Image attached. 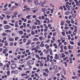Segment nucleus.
Listing matches in <instances>:
<instances>
[{
	"label": "nucleus",
	"mask_w": 80,
	"mask_h": 80,
	"mask_svg": "<svg viewBox=\"0 0 80 80\" xmlns=\"http://www.w3.org/2000/svg\"><path fill=\"white\" fill-rule=\"evenodd\" d=\"M53 68L54 70H56L57 68V66L55 65L54 66V67Z\"/></svg>",
	"instance_id": "obj_24"
},
{
	"label": "nucleus",
	"mask_w": 80,
	"mask_h": 80,
	"mask_svg": "<svg viewBox=\"0 0 80 80\" xmlns=\"http://www.w3.org/2000/svg\"><path fill=\"white\" fill-rule=\"evenodd\" d=\"M36 49H37V47L36 48H32V50L33 51V50H36Z\"/></svg>",
	"instance_id": "obj_40"
},
{
	"label": "nucleus",
	"mask_w": 80,
	"mask_h": 80,
	"mask_svg": "<svg viewBox=\"0 0 80 80\" xmlns=\"http://www.w3.org/2000/svg\"><path fill=\"white\" fill-rule=\"evenodd\" d=\"M36 22H37L38 23H40V21H39V20H36Z\"/></svg>",
	"instance_id": "obj_63"
},
{
	"label": "nucleus",
	"mask_w": 80,
	"mask_h": 80,
	"mask_svg": "<svg viewBox=\"0 0 80 80\" xmlns=\"http://www.w3.org/2000/svg\"><path fill=\"white\" fill-rule=\"evenodd\" d=\"M61 55L59 54L58 56V60H61Z\"/></svg>",
	"instance_id": "obj_13"
},
{
	"label": "nucleus",
	"mask_w": 80,
	"mask_h": 80,
	"mask_svg": "<svg viewBox=\"0 0 80 80\" xmlns=\"http://www.w3.org/2000/svg\"><path fill=\"white\" fill-rule=\"evenodd\" d=\"M14 10V9H13V8L12 7L10 9V11H13Z\"/></svg>",
	"instance_id": "obj_32"
},
{
	"label": "nucleus",
	"mask_w": 80,
	"mask_h": 80,
	"mask_svg": "<svg viewBox=\"0 0 80 80\" xmlns=\"http://www.w3.org/2000/svg\"><path fill=\"white\" fill-rule=\"evenodd\" d=\"M64 64L66 66H67V62H63Z\"/></svg>",
	"instance_id": "obj_46"
},
{
	"label": "nucleus",
	"mask_w": 80,
	"mask_h": 80,
	"mask_svg": "<svg viewBox=\"0 0 80 80\" xmlns=\"http://www.w3.org/2000/svg\"><path fill=\"white\" fill-rule=\"evenodd\" d=\"M11 73H13L14 74H17L18 73V70H15V71H12Z\"/></svg>",
	"instance_id": "obj_4"
},
{
	"label": "nucleus",
	"mask_w": 80,
	"mask_h": 80,
	"mask_svg": "<svg viewBox=\"0 0 80 80\" xmlns=\"http://www.w3.org/2000/svg\"><path fill=\"white\" fill-rule=\"evenodd\" d=\"M16 66H17V65L16 64H12L11 65V68L12 69H14V68H15L16 67Z\"/></svg>",
	"instance_id": "obj_3"
},
{
	"label": "nucleus",
	"mask_w": 80,
	"mask_h": 80,
	"mask_svg": "<svg viewBox=\"0 0 80 80\" xmlns=\"http://www.w3.org/2000/svg\"><path fill=\"white\" fill-rule=\"evenodd\" d=\"M3 23L4 24H7V22L6 21H3Z\"/></svg>",
	"instance_id": "obj_48"
},
{
	"label": "nucleus",
	"mask_w": 80,
	"mask_h": 80,
	"mask_svg": "<svg viewBox=\"0 0 80 80\" xmlns=\"http://www.w3.org/2000/svg\"><path fill=\"white\" fill-rule=\"evenodd\" d=\"M45 71L46 72H47V73H49V72H48V69L47 68L46 69Z\"/></svg>",
	"instance_id": "obj_36"
},
{
	"label": "nucleus",
	"mask_w": 80,
	"mask_h": 80,
	"mask_svg": "<svg viewBox=\"0 0 80 80\" xmlns=\"http://www.w3.org/2000/svg\"><path fill=\"white\" fill-rule=\"evenodd\" d=\"M77 78V76H75V77H72V79H73L74 80H75V79H76V78Z\"/></svg>",
	"instance_id": "obj_26"
},
{
	"label": "nucleus",
	"mask_w": 80,
	"mask_h": 80,
	"mask_svg": "<svg viewBox=\"0 0 80 80\" xmlns=\"http://www.w3.org/2000/svg\"><path fill=\"white\" fill-rule=\"evenodd\" d=\"M55 59H56V60H58V54H55V57H54Z\"/></svg>",
	"instance_id": "obj_16"
},
{
	"label": "nucleus",
	"mask_w": 80,
	"mask_h": 80,
	"mask_svg": "<svg viewBox=\"0 0 80 80\" xmlns=\"http://www.w3.org/2000/svg\"><path fill=\"white\" fill-rule=\"evenodd\" d=\"M32 2V0H28V3H31Z\"/></svg>",
	"instance_id": "obj_37"
},
{
	"label": "nucleus",
	"mask_w": 80,
	"mask_h": 80,
	"mask_svg": "<svg viewBox=\"0 0 80 80\" xmlns=\"http://www.w3.org/2000/svg\"><path fill=\"white\" fill-rule=\"evenodd\" d=\"M13 45V42H11L10 43V46H12Z\"/></svg>",
	"instance_id": "obj_51"
},
{
	"label": "nucleus",
	"mask_w": 80,
	"mask_h": 80,
	"mask_svg": "<svg viewBox=\"0 0 80 80\" xmlns=\"http://www.w3.org/2000/svg\"><path fill=\"white\" fill-rule=\"evenodd\" d=\"M18 70H22V68L21 67H19L18 68Z\"/></svg>",
	"instance_id": "obj_55"
},
{
	"label": "nucleus",
	"mask_w": 80,
	"mask_h": 80,
	"mask_svg": "<svg viewBox=\"0 0 80 80\" xmlns=\"http://www.w3.org/2000/svg\"><path fill=\"white\" fill-rule=\"evenodd\" d=\"M31 34L32 35H35V32L34 31H32L31 32Z\"/></svg>",
	"instance_id": "obj_38"
},
{
	"label": "nucleus",
	"mask_w": 80,
	"mask_h": 80,
	"mask_svg": "<svg viewBox=\"0 0 80 80\" xmlns=\"http://www.w3.org/2000/svg\"><path fill=\"white\" fill-rule=\"evenodd\" d=\"M48 74H47L46 72H44L43 73V75H44V76H46V77H48Z\"/></svg>",
	"instance_id": "obj_18"
},
{
	"label": "nucleus",
	"mask_w": 80,
	"mask_h": 80,
	"mask_svg": "<svg viewBox=\"0 0 80 80\" xmlns=\"http://www.w3.org/2000/svg\"><path fill=\"white\" fill-rule=\"evenodd\" d=\"M34 3H35V4H36V5H38V0L35 1L34 2Z\"/></svg>",
	"instance_id": "obj_19"
},
{
	"label": "nucleus",
	"mask_w": 80,
	"mask_h": 80,
	"mask_svg": "<svg viewBox=\"0 0 80 80\" xmlns=\"http://www.w3.org/2000/svg\"><path fill=\"white\" fill-rule=\"evenodd\" d=\"M40 43V42L39 41H38L36 42V45H39Z\"/></svg>",
	"instance_id": "obj_33"
},
{
	"label": "nucleus",
	"mask_w": 80,
	"mask_h": 80,
	"mask_svg": "<svg viewBox=\"0 0 80 80\" xmlns=\"http://www.w3.org/2000/svg\"><path fill=\"white\" fill-rule=\"evenodd\" d=\"M53 46L55 47V48H58V46L57 45V44L56 43H54L53 44Z\"/></svg>",
	"instance_id": "obj_12"
},
{
	"label": "nucleus",
	"mask_w": 80,
	"mask_h": 80,
	"mask_svg": "<svg viewBox=\"0 0 80 80\" xmlns=\"http://www.w3.org/2000/svg\"><path fill=\"white\" fill-rule=\"evenodd\" d=\"M59 10H62L63 9V7L62 6L60 7L59 8Z\"/></svg>",
	"instance_id": "obj_57"
},
{
	"label": "nucleus",
	"mask_w": 80,
	"mask_h": 80,
	"mask_svg": "<svg viewBox=\"0 0 80 80\" xmlns=\"http://www.w3.org/2000/svg\"><path fill=\"white\" fill-rule=\"evenodd\" d=\"M14 18H15V16L12 15V19H14Z\"/></svg>",
	"instance_id": "obj_61"
},
{
	"label": "nucleus",
	"mask_w": 80,
	"mask_h": 80,
	"mask_svg": "<svg viewBox=\"0 0 80 80\" xmlns=\"http://www.w3.org/2000/svg\"><path fill=\"white\" fill-rule=\"evenodd\" d=\"M25 60L24 59H20L19 61V63H20L22 64V63H24V62H25Z\"/></svg>",
	"instance_id": "obj_2"
},
{
	"label": "nucleus",
	"mask_w": 80,
	"mask_h": 80,
	"mask_svg": "<svg viewBox=\"0 0 80 80\" xmlns=\"http://www.w3.org/2000/svg\"><path fill=\"white\" fill-rule=\"evenodd\" d=\"M61 49H63V46L62 45L60 47Z\"/></svg>",
	"instance_id": "obj_50"
},
{
	"label": "nucleus",
	"mask_w": 80,
	"mask_h": 80,
	"mask_svg": "<svg viewBox=\"0 0 80 80\" xmlns=\"http://www.w3.org/2000/svg\"><path fill=\"white\" fill-rule=\"evenodd\" d=\"M19 33L20 35H22L23 33V32L22 31H19Z\"/></svg>",
	"instance_id": "obj_21"
},
{
	"label": "nucleus",
	"mask_w": 80,
	"mask_h": 80,
	"mask_svg": "<svg viewBox=\"0 0 80 80\" xmlns=\"http://www.w3.org/2000/svg\"><path fill=\"white\" fill-rule=\"evenodd\" d=\"M2 36H6L7 35V34H6V33H4L2 34Z\"/></svg>",
	"instance_id": "obj_42"
},
{
	"label": "nucleus",
	"mask_w": 80,
	"mask_h": 80,
	"mask_svg": "<svg viewBox=\"0 0 80 80\" xmlns=\"http://www.w3.org/2000/svg\"><path fill=\"white\" fill-rule=\"evenodd\" d=\"M64 23H65L64 21H62L61 22V25H63L64 24Z\"/></svg>",
	"instance_id": "obj_30"
},
{
	"label": "nucleus",
	"mask_w": 80,
	"mask_h": 80,
	"mask_svg": "<svg viewBox=\"0 0 80 80\" xmlns=\"http://www.w3.org/2000/svg\"><path fill=\"white\" fill-rule=\"evenodd\" d=\"M11 7H12V4L10 3L9 4L8 6V7H9V8H10Z\"/></svg>",
	"instance_id": "obj_39"
},
{
	"label": "nucleus",
	"mask_w": 80,
	"mask_h": 80,
	"mask_svg": "<svg viewBox=\"0 0 80 80\" xmlns=\"http://www.w3.org/2000/svg\"><path fill=\"white\" fill-rule=\"evenodd\" d=\"M37 28L36 27V26H32V30H34L35 29H36Z\"/></svg>",
	"instance_id": "obj_20"
},
{
	"label": "nucleus",
	"mask_w": 80,
	"mask_h": 80,
	"mask_svg": "<svg viewBox=\"0 0 80 80\" xmlns=\"http://www.w3.org/2000/svg\"><path fill=\"white\" fill-rule=\"evenodd\" d=\"M40 2H41V3H40V5H42V3L43 4V5H44V4H45V3H47V1H44V2L43 3H42L41 1H40Z\"/></svg>",
	"instance_id": "obj_25"
},
{
	"label": "nucleus",
	"mask_w": 80,
	"mask_h": 80,
	"mask_svg": "<svg viewBox=\"0 0 80 80\" xmlns=\"http://www.w3.org/2000/svg\"><path fill=\"white\" fill-rule=\"evenodd\" d=\"M64 29H65V30H68V29H69V27H64Z\"/></svg>",
	"instance_id": "obj_31"
},
{
	"label": "nucleus",
	"mask_w": 80,
	"mask_h": 80,
	"mask_svg": "<svg viewBox=\"0 0 80 80\" xmlns=\"http://www.w3.org/2000/svg\"><path fill=\"white\" fill-rule=\"evenodd\" d=\"M37 17V16L36 15H34L33 16V18H35Z\"/></svg>",
	"instance_id": "obj_52"
},
{
	"label": "nucleus",
	"mask_w": 80,
	"mask_h": 80,
	"mask_svg": "<svg viewBox=\"0 0 80 80\" xmlns=\"http://www.w3.org/2000/svg\"><path fill=\"white\" fill-rule=\"evenodd\" d=\"M32 11L33 13H35L36 11H37V8H32Z\"/></svg>",
	"instance_id": "obj_5"
},
{
	"label": "nucleus",
	"mask_w": 80,
	"mask_h": 80,
	"mask_svg": "<svg viewBox=\"0 0 80 80\" xmlns=\"http://www.w3.org/2000/svg\"><path fill=\"white\" fill-rule=\"evenodd\" d=\"M71 44H72V45H74V42L73 41H71L70 42Z\"/></svg>",
	"instance_id": "obj_45"
},
{
	"label": "nucleus",
	"mask_w": 80,
	"mask_h": 80,
	"mask_svg": "<svg viewBox=\"0 0 80 80\" xmlns=\"http://www.w3.org/2000/svg\"><path fill=\"white\" fill-rule=\"evenodd\" d=\"M67 59H68V57H66L65 58H64L63 59V60L64 61H65L66 60H67Z\"/></svg>",
	"instance_id": "obj_34"
},
{
	"label": "nucleus",
	"mask_w": 80,
	"mask_h": 80,
	"mask_svg": "<svg viewBox=\"0 0 80 80\" xmlns=\"http://www.w3.org/2000/svg\"><path fill=\"white\" fill-rule=\"evenodd\" d=\"M30 15H29V16H27L26 17V18H28V20H30Z\"/></svg>",
	"instance_id": "obj_28"
},
{
	"label": "nucleus",
	"mask_w": 80,
	"mask_h": 80,
	"mask_svg": "<svg viewBox=\"0 0 80 80\" xmlns=\"http://www.w3.org/2000/svg\"><path fill=\"white\" fill-rule=\"evenodd\" d=\"M27 40V39L26 38H24L23 39V43H25L26 42V40Z\"/></svg>",
	"instance_id": "obj_35"
},
{
	"label": "nucleus",
	"mask_w": 80,
	"mask_h": 80,
	"mask_svg": "<svg viewBox=\"0 0 80 80\" xmlns=\"http://www.w3.org/2000/svg\"><path fill=\"white\" fill-rule=\"evenodd\" d=\"M53 36V37H55V36L56 35V32H54L53 33V35H52Z\"/></svg>",
	"instance_id": "obj_49"
},
{
	"label": "nucleus",
	"mask_w": 80,
	"mask_h": 80,
	"mask_svg": "<svg viewBox=\"0 0 80 80\" xmlns=\"http://www.w3.org/2000/svg\"><path fill=\"white\" fill-rule=\"evenodd\" d=\"M27 63L28 65H33V64H34V61L30 60L29 61H28L27 62Z\"/></svg>",
	"instance_id": "obj_1"
},
{
	"label": "nucleus",
	"mask_w": 80,
	"mask_h": 80,
	"mask_svg": "<svg viewBox=\"0 0 80 80\" xmlns=\"http://www.w3.org/2000/svg\"><path fill=\"white\" fill-rule=\"evenodd\" d=\"M12 7V8H13L14 9H15V8H17V7L16 6H14Z\"/></svg>",
	"instance_id": "obj_44"
},
{
	"label": "nucleus",
	"mask_w": 80,
	"mask_h": 80,
	"mask_svg": "<svg viewBox=\"0 0 80 80\" xmlns=\"http://www.w3.org/2000/svg\"><path fill=\"white\" fill-rule=\"evenodd\" d=\"M40 27L41 28H43V25H40Z\"/></svg>",
	"instance_id": "obj_59"
},
{
	"label": "nucleus",
	"mask_w": 80,
	"mask_h": 80,
	"mask_svg": "<svg viewBox=\"0 0 80 80\" xmlns=\"http://www.w3.org/2000/svg\"><path fill=\"white\" fill-rule=\"evenodd\" d=\"M7 18H8V19H9V18H11V17L10 16H9L7 15Z\"/></svg>",
	"instance_id": "obj_47"
},
{
	"label": "nucleus",
	"mask_w": 80,
	"mask_h": 80,
	"mask_svg": "<svg viewBox=\"0 0 80 80\" xmlns=\"http://www.w3.org/2000/svg\"><path fill=\"white\" fill-rule=\"evenodd\" d=\"M68 37V40H70L71 39V37H70V35H68L67 36Z\"/></svg>",
	"instance_id": "obj_27"
},
{
	"label": "nucleus",
	"mask_w": 80,
	"mask_h": 80,
	"mask_svg": "<svg viewBox=\"0 0 80 80\" xmlns=\"http://www.w3.org/2000/svg\"><path fill=\"white\" fill-rule=\"evenodd\" d=\"M75 16H76V15H75V14H73L72 15L73 18H75Z\"/></svg>",
	"instance_id": "obj_54"
},
{
	"label": "nucleus",
	"mask_w": 80,
	"mask_h": 80,
	"mask_svg": "<svg viewBox=\"0 0 80 80\" xmlns=\"http://www.w3.org/2000/svg\"><path fill=\"white\" fill-rule=\"evenodd\" d=\"M65 32H62V34L63 36H65Z\"/></svg>",
	"instance_id": "obj_60"
},
{
	"label": "nucleus",
	"mask_w": 80,
	"mask_h": 80,
	"mask_svg": "<svg viewBox=\"0 0 80 80\" xmlns=\"http://www.w3.org/2000/svg\"><path fill=\"white\" fill-rule=\"evenodd\" d=\"M7 50H8L7 48H6L4 49V50L3 51L2 53H3L4 54H5V53H7Z\"/></svg>",
	"instance_id": "obj_8"
},
{
	"label": "nucleus",
	"mask_w": 80,
	"mask_h": 80,
	"mask_svg": "<svg viewBox=\"0 0 80 80\" xmlns=\"http://www.w3.org/2000/svg\"><path fill=\"white\" fill-rule=\"evenodd\" d=\"M66 15H68L70 14V12H68V11H66Z\"/></svg>",
	"instance_id": "obj_29"
},
{
	"label": "nucleus",
	"mask_w": 80,
	"mask_h": 80,
	"mask_svg": "<svg viewBox=\"0 0 80 80\" xmlns=\"http://www.w3.org/2000/svg\"><path fill=\"white\" fill-rule=\"evenodd\" d=\"M78 5H80V4H79L78 2L76 3V6H78Z\"/></svg>",
	"instance_id": "obj_58"
},
{
	"label": "nucleus",
	"mask_w": 80,
	"mask_h": 80,
	"mask_svg": "<svg viewBox=\"0 0 80 80\" xmlns=\"http://www.w3.org/2000/svg\"><path fill=\"white\" fill-rule=\"evenodd\" d=\"M8 6V4H6L5 5V6H4V8H6Z\"/></svg>",
	"instance_id": "obj_56"
},
{
	"label": "nucleus",
	"mask_w": 80,
	"mask_h": 80,
	"mask_svg": "<svg viewBox=\"0 0 80 80\" xmlns=\"http://www.w3.org/2000/svg\"><path fill=\"white\" fill-rule=\"evenodd\" d=\"M3 19V17H1V16L0 15V20H2Z\"/></svg>",
	"instance_id": "obj_41"
},
{
	"label": "nucleus",
	"mask_w": 80,
	"mask_h": 80,
	"mask_svg": "<svg viewBox=\"0 0 80 80\" xmlns=\"http://www.w3.org/2000/svg\"><path fill=\"white\" fill-rule=\"evenodd\" d=\"M4 28L5 29H8L10 28V26H9V25H6L4 26Z\"/></svg>",
	"instance_id": "obj_10"
},
{
	"label": "nucleus",
	"mask_w": 80,
	"mask_h": 80,
	"mask_svg": "<svg viewBox=\"0 0 80 80\" xmlns=\"http://www.w3.org/2000/svg\"><path fill=\"white\" fill-rule=\"evenodd\" d=\"M9 41H11V42H13L14 41V39L12 38H8Z\"/></svg>",
	"instance_id": "obj_14"
},
{
	"label": "nucleus",
	"mask_w": 80,
	"mask_h": 80,
	"mask_svg": "<svg viewBox=\"0 0 80 80\" xmlns=\"http://www.w3.org/2000/svg\"><path fill=\"white\" fill-rule=\"evenodd\" d=\"M7 73H8V76L10 75V71H8L7 72Z\"/></svg>",
	"instance_id": "obj_43"
},
{
	"label": "nucleus",
	"mask_w": 80,
	"mask_h": 80,
	"mask_svg": "<svg viewBox=\"0 0 80 80\" xmlns=\"http://www.w3.org/2000/svg\"><path fill=\"white\" fill-rule=\"evenodd\" d=\"M42 12H44L43 13H45L46 12H45V11H46V8H42Z\"/></svg>",
	"instance_id": "obj_15"
},
{
	"label": "nucleus",
	"mask_w": 80,
	"mask_h": 80,
	"mask_svg": "<svg viewBox=\"0 0 80 80\" xmlns=\"http://www.w3.org/2000/svg\"><path fill=\"white\" fill-rule=\"evenodd\" d=\"M17 57L18 59H20V56L18 55Z\"/></svg>",
	"instance_id": "obj_62"
},
{
	"label": "nucleus",
	"mask_w": 80,
	"mask_h": 80,
	"mask_svg": "<svg viewBox=\"0 0 80 80\" xmlns=\"http://www.w3.org/2000/svg\"><path fill=\"white\" fill-rule=\"evenodd\" d=\"M43 43H44L43 41H42V42H41V45H40L41 47H43L45 46V44H43Z\"/></svg>",
	"instance_id": "obj_7"
},
{
	"label": "nucleus",
	"mask_w": 80,
	"mask_h": 80,
	"mask_svg": "<svg viewBox=\"0 0 80 80\" xmlns=\"http://www.w3.org/2000/svg\"><path fill=\"white\" fill-rule=\"evenodd\" d=\"M28 75V74L26 73H22L21 74L22 77H23V76H27Z\"/></svg>",
	"instance_id": "obj_17"
},
{
	"label": "nucleus",
	"mask_w": 80,
	"mask_h": 80,
	"mask_svg": "<svg viewBox=\"0 0 80 80\" xmlns=\"http://www.w3.org/2000/svg\"><path fill=\"white\" fill-rule=\"evenodd\" d=\"M18 39V37H17L15 38V40H16V41H17V40Z\"/></svg>",
	"instance_id": "obj_64"
},
{
	"label": "nucleus",
	"mask_w": 80,
	"mask_h": 80,
	"mask_svg": "<svg viewBox=\"0 0 80 80\" xmlns=\"http://www.w3.org/2000/svg\"><path fill=\"white\" fill-rule=\"evenodd\" d=\"M4 45L5 46H8V43L7 42V41H5L4 42Z\"/></svg>",
	"instance_id": "obj_11"
},
{
	"label": "nucleus",
	"mask_w": 80,
	"mask_h": 80,
	"mask_svg": "<svg viewBox=\"0 0 80 80\" xmlns=\"http://www.w3.org/2000/svg\"><path fill=\"white\" fill-rule=\"evenodd\" d=\"M13 15L14 16V17L15 18L17 17V16L16 15H18V12H14L13 13Z\"/></svg>",
	"instance_id": "obj_6"
},
{
	"label": "nucleus",
	"mask_w": 80,
	"mask_h": 80,
	"mask_svg": "<svg viewBox=\"0 0 80 80\" xmlns=\"http://www.w3.org/2000/svg\"><path fill=\"white\" fill-rule=\"evenodd\" d=\"M34 75L35 77H38V74L37 73H35Z\"/></svg>",
	"instance_id": "obj_53"
},
{
	"label": "nucleus",
	"mask_w": 80,
	"mask_h": 80,
	"mask_svg": "<svg viewBox=\"0 0 80 80\" xmlns=\"http://www.w3.org/2000/svg\"><path fill=\"white\" fill-rule=\"evenodd\" d=\"M31 41L30 40H28V41L27 42V43L26 44V45H27V46H28V45H30V44L31 43V41Z\"/></svg>",
	"instance_id": "obj_9"
},
{
	"label": "nucleus",
	"mask_w": 80,
	"mask_h": 80,
	"mask_svg": "<svg viewBox=\"0 0 80 80\" xmlns=\"http://www.w3.org/2000/svg\"><path fill=\"white\" fill-rule=\"evenodd\" d=\"M49 52H50V54L52 55V53H53V52H52V49H50Z\"/></svg>",
	"instance_id": "obj_23"
},
{
	"label": "nucleus",
	"mask_w": 80,
	"mask_h": 80,
	"mask_svg": "<svg viewBox=\"0 0 80 80\" xmlns=\"http://www.w3.org/2000/svg\"><path fill=\"white\" fill-rule=\"evenodd\" d=\"M33 41H38L39 40L37 38H35L33 39Z\"/></svg>",
	"instance_id": "obj_22"
}]
</instances>
